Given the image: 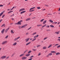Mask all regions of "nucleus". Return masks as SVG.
<instances>
[{
	"instance_id": "79ce46f5",
	"label": "nucleus",
	"mask_w": 60,
	"mask_h": 60,
	"mask_svg": "<svg viewBox=\"0 0 60 60\" xmlns=\"http://www.w3.org/2000/svg\"><path fill=\"white\" fill-rule=\"evenodd\" d=\"M27 51V50H26L25 51L23 52V54H25V53L26 52V51Z\"/></svg>"
},
{
	"instance_id": "b1692460",
	"label": "nucleus",
	"mask_w": 60,
	"mask_h": 60,
	"mask_svg": "<svg viewBox=\"0 0 60 60\" xmlns=\"http://www.w3.org/2000/svg\"><path fill=\"white\" fill-rule=\"evenodd\" d=\"M43 49H47V47L46 46H44L43 48Z\"/></svg>"
},
{
	"instance_id": "423d86ee",
	"label": "nucleus",
	"mask_w": 60,
	"mask_h": 60,
	"mask_svg": "<svg viewBox=\"0 0 60 60\" xmlns=\"http://www.w3.org/2000/svg\"><path fill=\"white\" fill-rule=\"evenodd\" d=\"M19 38H20V37H18L17 38H15L14 39V41H17V40H18V39H19Z\"/></svg>"
},
{
	"instance_id": "1a4fd4ad",
	"label": "nucleus",
	"mask_w": 60,
	"mask_h": 60,
	"mask_svg": "<svg viewBox=\"0 0 60 60\" xmlns=\"http://www.w3.org/2000/svg\"><path fill=\"white\" fill-rule=\"evenodd\" d=\"M25 10V9L24 8H22L20 9L19 11H24V10Z\"/></svg>"
},
{
	"instance_id": "5fc2aeb1",
	"label": "nucleus",
	"mask_w": 60,
	"mask_h": 60,
	"mask_svg": "<svg viewBox=\"0 0 60 60\" xmlns=\"http://www.w3.org/2000/svg\"><path fill=\"white\" fill-rule=\"evenodd\" d=\"M34 57V56H31L30 57V58H32V57Z\"/></svg>"
},
{
	"instance_id": "69168bd1",
	"label": "nucleus",
	"mask_w": 60,
	"mask_h": 60,
	"mask_svg": "<svg viewBox=\"0 0 60 60\" xmlns=\"http://www.w3.org/2000/svg\"><path fill=\"white\" fill-rule=\"evenodd\" d=\"M30 41H31V40H32V38H31L30 39Z\"/></svg>"
},
{
	"instance_id": "72a5a7b5",
	"label": "nucleus",
	"mask_w": 60,
	"mask_h": 60,
	"mask_svg": "<svg viewBox=\"0 0 60 60\" xmlns=\"http://www.w3.org/2000/svg\"><path fill=\"white\" fill-rule=\"evenodd\" d=\"M30 54H26V56H30Z\"/></svg>"
},
{
	"instance_id": "4d7b16f0",
	"label": "nucleus",
	"mask_w": 60,
	"mask_h": 60,
	"mask_svg": "<svg viewBox=\"0 0 60 60\" xmlns=\"http://www.w3.org/2000/svg\"><path fill=\"white\" fill-rule=\"evenodd\" d=\"M57 41H60V39H57Z\"/></svg>"
},
{
	"instance_id": "58836bf2",
	"label": "nucleus",
	"mask_w": 60,
	"mask_h": 60,
	"mask_svg": "<svg viewBox=\"0 0 60 60\" xmlns=\"http://www.w3.org/2000/svg\"><path fill=\"white\" fill-rule=\"evenodd\" d=\"M44 20V19H43L42 20H41L40 21H41V22H42Z\"/></svg>"
},
{
	"instance_id": "5701e85b",
	"label": "nucleus",
	"mask_w": 60,
	"mask_h": 60,
	"mask_svg": "<svg viewBox=\"0 0 60 60\" xmlns=\"http://www.w3.org/2000/svg\"><path fill=\"white\" fill-rule=\"evenodd\" d=\"M59 31L58 32H56L55 33V34H59Z\"/></svg>"
},
{
	"instance_id": "7c9ffc66",
	"label": "nucleus",
	"mask_w": 60,
	"mask_h": 60,
	"mask_svg": "<svg viewBox=\"0 0 60 60\" xmlns=\"http://www.w3.org/2000/svg\"><path fill=\"white\" fill-rule=\"evenodd\" d=\"M46 24H45V25H44L42 27V28L43 27H44L45 26H46Z\"/></svg>"
},
{
	"instance_id": "49530a36",
	"label": "nucleus",
	"mask_w": 60,
	"mask_h": 60,
	"mask_svg": "<svg viewBox=\"0 0 60 60\" xmlns=\"http://www.w3.org/2000/svg\"><path fill=\"white\" fill-rule=\"evenodd\" d=\"M46 27H49V25H47L46 26Z\"/></svg>"
},
{
	"instance_id": "39448f33",
	"label": "nucleus",
	"mask_w": 60,
	"mask_h": 60,
	"mask_svg": "<svg viewBox=\"0 0 60 60\" xmlns=\"http://www.w3.org/2000/svg\"><path fill=\"white\" fill-rule=\"evenodd\" d=\"M27 59V57H23L22 58V60H25V59Z\"/></svg>"
},
{
	"instance_id": "473e14b6",
	"label": "nucleus",
	"mask_w": 60,
	"mask_h": 60,
	"mask_svg": "<svg viewBox=\"0 0 60 60\" xmlns=\"http://www.w3.org/2000/svg\"><path fill=\"white\" fill-rule=\"evenodd\" d=\"M32 50L33 51H36V49H33Z\"/></svg>"
},
{
	"instance_id": "603ef678",
	"label": "nucleus",
	"mask_w": 60,
	"mask_h": 60,
	"mask_svg": "<svg viewBox=\"0 0 60 60\" xmlns=\"http://www.w3.org/2000/svg\"><path fill=\"white\" fill-rule=\"evenodd\" d=\"M3 5H0V7H3Z\"/></svg>"
},
{
	"instance_id": "338daca9",
	"label": "nucleus",
	"mask_w": 60,
	"mask_h": 60,
	"mask_svg": "<svg viewBox=\"0 0 60 60\" xmlns=\"http://www.w3.org/2000/svg\"><path fill=\"white\" fill-rule=\"evenodd\" d=\"M19 28H21L20 26H19Z\"/></svg>"
},
{
	"instance_id": "412c9836",
	"label": "nucleus",
	"mask_w": 60,
	"mask_h": 60,
	"mask_svg": "<svg viewBox=\"0 0 60 60\" xmlns=\"http://www.w3.org/2000/svg\"><path fill=\"white\" fill-rule=\"evenodd\" d=\"M24 55V54H21L19 56L20 57H22V56H23Z\"/></svg>"
},
{
	"instance_id": "393cba45",
	"label": "nucleus",
	"mask_w": 60,
	"mask_h": 60,
	"mask_svg": "<svg viewBox=\"0 0 60 60\" xmlns=\"http://www.w3.org/2000/svg\"><path fill=\"white\" fill-rule=\"evenodd\" d=\"M36 38H34L31 41L32 42L33 41H35V40H36Z\"/></svg>"
},
{
	"instance_id": "f257e3e1",
	"label": "nucleus",
	"mask_w": 60,
	"mask_h": 60,
	"mask_svg": "<svg viewBox=\"0 0 60 60\" xmlns=\"http://www.w3.org/2000/svg\"><path fill=\"white\" fill-rule=\"evenodd\" d=\"M34 8H35V7H34L33 8H31L30 9V11H30V12H32V11H34V10H33V9H34Z\"/></svg>"
},
{
	"instance_id": "864d4df0",
	"label": "nucleus",
	"mask_w": 60,
	"mask_h": 60,
	"mask_svg": "<svg viewBox=\"0 0 60 60\" xmlns=\"http://www.w3.org/2000/svg\"><path fill=\"white\" fill-rule=\"evenodd\" d=\"M37 8H38V9H40V7H37Z\"/></svg>"
},
{
	"instance_id": "37998d69",
	"label": "nucleus",
	"mask_w": 60,
	"mask_h": 60,
	"mask_svg": "<svg viewBox=\"0 0 60 60\" xmlns=\"http://www.w3.org/2000/svg\"><path fill=\"white\" fill-rule=\"evenodd\" d=\"M5 16V15H3L2 16V18H4V17Z\"/></svg>"
},
{
	"instance_id": "ddd939ff",
	"label": "nucleus",
	"mask_w": 60,
	"mask_h": 60,
	"mask_svg": "<svg viewBox=\"0 0 60 60\" xmlns=\"http://www.w3.org/2000/svg\"><path fill=\"white\" fill-rule=\"evenodd\" d=\"M51 52L52 53H56V52L54 51H52Z\"/></svg>"
},
{
	"instance_id": "2f4dec72",
	"label": "nucleus",
	"mask_w": 60,
	"mask_h": 60,
	"mask_svg": "<svg viewBox=\"0 0 60 60\" xmlns=\"http://www.w3.org/2000/svg\"><path fill=\"white\" fill-rule=\"evenodd\" d=\"M49 21L50 22H51V23H53V21L51 20H50Z\"/></svg>"
},
{
	"instance_id": "a878e982",
	"label": "nucleus",
	"mask_w": 60,
	"mask_h": 60,
	"mask_svg": "<svg viewBox=\"0 0 60 60\" xmlns=\"http://www.w3.org/2000/svg\"><path fill=\"white\" fill-rule=\"evenodd\" d=\"M3 26H4V27H5V24H3L1 26V27H3Z\"/></svg>"
},
{
	"instance_id": "c03bdc74",
	"label": "nucleus",
	"mask_w": 60,
	"mask_h": 60,
	"mask_svg": "<svg viewBox=\"0 0 60 60\" xmlns=\"http://www.w3.org/2000/svg\"><path fill=\"white\" fill-rule=\"evenodd\" d=\"M8 37V36H7L5 37V38L7 39Z\"/></svg>"
},
{
	"instance_id": "a211bd4d",
	"label": "nucleus",
	"mask_w": 60,
	"mask_h": 60,
	"mask_svg": "<svg viewBox=\"0 0 60 60\" xmlns=\"http://www.w3.org/2000/svg\"><path fill=\"white\" fill-rule=\"evenodd\" d=\"M17 44V43L15 42L13 44V46H16Z\"/></svg>"
},
{
	"instance_id": "20e7f679",
	"label": "nucleus",
	"mask_w": 60,
	"mask_h": 60,
	"mask_svg": "<svg viewBox=\"0 0 60 60\" xmlns=\"http://www.w3.org/2000/svg\"><path fill=\"white\" fill-rule=\"evenodd\" d=\"M6 56H1L0 58L1 59H5L6 58Z\"/></svg>"
},
{
	"instance_id": "aec40b11",
	"label": "nucleus",
	"mask_w": 60,
	"mask_h": 60,
	"mask_svg": "<svg viewBox=\"0 0 60 60\" xmlns=\"http://www.w3.org/2000/svg\"><path fill=\"white\" fill-rule=\"evenodd\" d=\"M26 12V11H22V12H21L20 13V14H22V13H23Z\"/></svg>"
},
{
	"instance_id": "6e6d98bb",
	"label": "nucleus",
	"mask_w": 60,
	"mask_h": 60,
	"mask_svg": "<svg viewBox=\"0 0 60 60\" xmlns=\"http://www.w3.org/2000/svg\"><path fill=\"white\" fill-rule=\"evenodd\" d=\"M9 58V56H8L6 58V59H8V58Z\"/></svg>"
},
{
	"instance_id": "9d476101",
	"label": "nucleus",
	"mask_w": 60,
	"mask_h": 60,
	"mask_svg": "<svg viewBox=\"0 0 60 60\" xmlns=\"http://www.w3.org/2000/svg\"><path fill=\"white\" fill-rule=\"evenodd\" d=\"M29 38H26L25 39V41H26V42H27L29 41Z\"/></svg>"
},
{
	"instance_id": "f3484780",
	"label": "nucleus",
	"mask_w": 60,
	"mask_h": 60,
	"mask_svg": "<svg viewBox=\"0 0 60 60\" xmlns=\"http://www.w3.org/2000/svg\"><path fill=\"white\" fill-rule=\"evenodd\" d=\"M37 34V32H35L33 33L32 34V35H35V34Z\"/></svg>"
},
{
	"instance_id": "e2e57ef3",
	"label": "nucleus",
	"mask_w": 60,
	"mask_h": 60,
	"mask_svg": "<svg viewBox=\"0 0 60 60\" xmlns=\"http://www.w3.org/2000/svg\"><path fill=\"white\" fill-rule=\"evenodd\" d=\"M31 27H30V28H29L28 29V30H29V29H31Z\"/></svg>"
},
{
	"instance_id": "a18cd8bd",
	"label": "nucleus",
	"mask_w": 60,
	"mask_h": 60,
	"mask_svg": "<svg viewBox=\"0 0 60 60\" xmlns=\"http://www.w3.org/2000/svg\"><path fill=\"white\" fill-rule=\"evenodd\" d=\"M53 23H54V24H56L57 23V22H53Z\"/></svg>"
},
{
	"instance_id": "0e129e2a",
	"label": "nucleus",
	"mask_w": 60,
	"mask_h": 60,
	"mask_svg": "<svg viewBox=\"0 0 60 60\" xmlns=\"http://www.w3.org/2000/svg\"><path fill=\"white\" fill-rule=\"evenodd\" d=\"M59 23H60V22H59L58 23V25H59Z\"/></svg>"
},
{
	"instance_id": "c756f323",
	"label": "nucleus",
	"mask_w": 60,
	"mask_h": 60,
	"mask_svg": "<svg viewBox=\"0 0 60 60\" xmlns=\"http://www.w3.org/2000/svg\"><path fill=\"white\" fill-rule=\"evenodd\" d=\"M48 55H49V56H52V53H49L48 54Z\"/></svg>"
},
{
	"instance_id": "a19ab883",
	"label": "nucleus",
	"mask_w": 60,
	"mask_h": 60,
	"mask_svg": "<svg viewBox=\"0 0 60 60\" xmlns=\"http://www.w3.org/2000/svg\"><path fill=\"white\" fill-rule=\"evenodd\" d=\"M41 26V25H37V26Z\"/></svg>"
},
{
	"instance_id": "8fccbe9b",
	"label": "nucleus",
	"mask_w": 60,
	"mask_h": 60,
	"mask_svg": "<svg viewBox=\"0 0 60 60\" xmlns=\"http://www.w3.org/2000/svg\"><path fill=\"white\" fill-rule=\"evenodd\" d=\"M14 54H13L11 56V57H12V56H14Z\"/></svg>"
},
{
	"instance_id": "f8f14e48",
	"label": "nucleus",
	"mask_w": 60,
	"mask_h": 60,
	"mask_svg": "<svg viewBox=\"0 0 60 60\" xmlns=\"http://www.w3.org/2000/svg\"><path fill=\"white\" fill-rule=\"evenodd\" d=\"M26 26H27V25H25V26H22L21 27V28H25V27H26Z\"/></svg>"
},
{
	"instance_id": "de8ad7c7",
	"label": "nucleus",
	"mask_w": 60,
	"mask_h": 60,
	"mask_svg": "<svg viewBox=\"0 0 60 60\" xmlns=\"http://www.w3.org/2000/svg\"><path fill=\"white\" fill-rule=\"evenodd\" d=\"M32 52V51H29L28 52V53H31V52Z\"/></svg>"
},
{
	"instance_id": "6e6552de",
	"label": "nucleus",
	"mask_w": 60,
	"mask_h": 60,
	"mask_svg": "<svg viewBox=\"0 0 60 60\" xmlns=\"http://www.w3.org/2000/svg\"><path fill=\"white\" fill-rule=\"evenodd\" d=\"M5 30V29H3L1 31V33H2L3 34L4 33V31Z\"/></svg>"
},
{
	"instance_id": "4be33fe9",
	"label": "nucleus",
	"mask_w": 60,
	"mask_h": 60,
	"mask_svg": "<svg viewBox=\"0 0 60 60\" xmlns=\"http://www.w3.org/2000/svg\"><path fill=\"white\" fill-rule=\"evenodd\" d=\"M59 45V44H56L53 47H56V46H58Z\"/></svg>"
},
{
	"instance_id": "09e8293b",
	"label": "nucleus",
	"mask_w": 60,
	"mask_h": 60,
	"mask_svg": "<svg viewBox=\"0 0 60 60\" xmlns=\"http://www.w3.org/2000/svg\"><path fill=\"white\" fill-rule=\"evenodd\" d=\"M59 47H60V45L58 46H57V48H59Z\"/></svg>"
},
{
	"instance_id": "0eeeda50",
	"label": "nucleus",
	"mask_w": 60,
	"mask_h": 60,
	"mask_svg": "<svg viewBox=\"0 0 60 60\" xmlns=\"http://www.w3.org/2000/svg\"><path fill=\"white\" fill-rule=\"evenodd\" d=\"M4 11H3L2 12H1L0 14V17H1V16L2 15H3V13L4 12Z\"/></svg>"
},
{
	"instance_id": "052dcab7",
	"label": "nucleus",
	"mask_w": 60,
	"mask_h": 60,
	"mask_svg": "<svg viewBox=\"0 0 60 60\" xmlns=\"http://www.w3.org/2000/svg\"><path fill=\"white\" fill-rule=\"evenodd\" d=\"M28 34H29V33H26V35H27Z\"/></svg>"
},
{
	"instance_id": "f03ea898",
	"label": "nucleus",
	"mask_w": 60,
	"mask_h": 60,
	"mask_svg": "<svg viewBox=\"0 0 60 60\" xmlns=\"http://www.w3.org/2000/svg\"><path fill=\"white\" fill-rule=\"evenodd\" d=\"M22 21L21 20L20 21L18 22L17 23V24H18V25H21V23L22 22Z\"/></svg>"
},
{
	"instance_id": "ea45409f",
	"label": "nucleus",
	"mask_w": 60,
	"mask_h": 60,
	"mask_svg": "<svg viewBox=\"0 0 60 60\" xmlns=\"http://www.w3.org/2000/svg\"><path fill=\"white\" fill-rule=\"evenodd\" d=\"M47 38H48L47 37L45 38H44V40H46Z\"/></svg>"
},
{
	"instance_id": "c85d7f7f",
	"label": "nucleus",
	"mask_w": 60,
	"mask_h": 60,
	"mask_svg": "<svg viewBox=\"0 0 60 60\" xmlns=\"http://www.w3.org/2000/svg\"><path fill=\"white\" fill-rule=\"evenodd\" d=\"M50 27H54V26L52 25H50Z\"/></svg>"
},
{
	"instance_id": "e433bc0d",
	"label": "nucleus",
	"mask_w": 60,
	"mask_h": 60,
	"mask_svg": "<svg viewBox=\"0 0 60 60\" xmlns=\"http://www.w3.org/2000/svg\"><path fill=\"white\" fill-rule=\"evenodd\" d=\"M41 55V53H39L38 54V56H40Z\"/></svg>"
},
{
	"instance_id": "9b49d317",
	"label": "nucleus",
	"mask_w": 60,
	"mask_h": 60,
	"mask_svg": "<svg viewBox=\"0 0 60 60\" xmlns=\"http://www.w3.org/2000/svg\"><path fill=\"white\" fill-rule=\"evenodd\" d=\"M39 36V35H37L35 36L34 37V38H37V37H38Z\"/></svg>"
},
{
	"instance_id": "4c0bfd02",
	"label": "nucleus",
	"mask_w": 60,
	"mask_h": 60,
	"mask_svg": "<svg viewBox=\"0 0 60 60\" xmlns=\"http://www.w3.org/2000/svg\"><path fill=\"white\" fill-rule=\"evenodd\" d=\"M40 46H41L40 45H37V48H38V47H40Z\"/></svg>"
},
{
	"instance_id": "7ed1b4c3",
	"label": "nucleus",
	"mask_w": 60,
	"mask_h": 60,
	"mask_svg": "<svg viewBox=\"0 0 60 60\" xmlns=\"http://www.w3.org/2000/svg\"><path fill=\"white\" fill-rule=\"evenodd\" d=\"M7 43V41H3L2 43V45H4V44H6V43Z\"/></svg>"
},
{
	"instance_id": "bb28decb",
	"label": "nucleus",
	"mask_w": 60,
	"mask_h": 60,
	"mask_svg": "<svg viewBox=\"0 0 60 60\" xmlns=\"http://www.w3.org/2000/svg\"><path fill=\"white\" fill-rule=\"evenodd\" d=\"M60 52H57L56 53V55H60Z\"/></svg>"
},
{
	"instance_id": "bf43d9fd",
	"label": "nucleus",
	"mask_w": 60,
	"mask_h": 60,
	"mask_svg": "<svg viewBox=\"0 0 60 60\" xmlns=\"http://www.w3.org/2000/svg\"><path fill=\"white\" fill-rule=\"evenodd\" d=\"M48 15H52L51 14H48Z\"/></svg>"
},
{
	"instance_id": "dca6fc26",
	"label": "nucleus",
	"mask_w": 60,
	"mask_h": 60,
	"mask_svg": "<svg viewBox=\"0 0 60 60\" xmlns=\"http://www.w3.org/2000/svg\"><path fill=\"white\" fill-rule=\"evenodd\" d=\"M31 42H29L27 44H26V46H27V45H29V44L31 43Z\"/></svg>"
},
{
	"instance_id": "680f3d73",
	"label": "nucleus",
	"mask_w": 60,
	"mask_h": 60,
	"mask_svg": "<svg viewBox=\"0 0 60 60\" xmlns=\"http://www.w3.org/2000/svg\"><path fill=\"white\" fill-rule=\"evenodd\" d=\"M2 50V48H0V51Z\"/></svg>"
},
{
	"instance_id": "c9c22d12",
	"label": "nucleus",
	"mask_w": 60,
	"mask_h": 60,
	"mask_svg": "<svg viewBox=\"0 0 60 60\" xmlns=\"http://www.w3.org/2000/svg\"><path fill=\"white\" fill-rule=\"evenodd\" d=\"M13 12V11H10L9 12H8V14H9V13H11V12Z\"/></svg>"
},
{
	"instance_id": "774afa93",
	"label": "nucleus",
	"mask_w": 60,
	"mask_h": 60,
	"mask_svg": "<svg viewBox=\"0 0 60 60\" xmlns=\"http://www.w3.org/2000/svg\"><path fill=\"white\" fill-rule=\"evenodd\" d=\"M45 9H44L43 10H42V11H45Z\"/></svg>"
},
{
	"instance_id": "3c124183",
	"label": "nucleus",
	"mask_w": 60,
	"mask_h": 60,
	"mask_svg": "<svg viewBox=\"0 0 60 60\" xmlns=\"http://www.w3.org/2000/svg\"><path fill=\"white\" fill-rule=\"evenodd\" d=\"M3 20L2 19H1V20H0V23H1L2 21Z\"/></svg>"
},
{
	"instance_id": "6ab92c4d",
	"label": "nucleus",
	"mask_w": 60,
	"mask_h": 60,
	"mask_svg": "<svg viewBox=\"0 0 60 60\" xmlns=\"http://www.w3.org/2000/svg\"><path fill=\"white\" fill-rule=\"evenodd\" d=\"M30 19H31L30 18H27L26 19V21H28V20H29Z\"/></svg>"
},
{
	"instance_id": "4468645a",
	"label": "nucleus",
	"mask_w": 60,
	"mask_h": 60,
	"mask_svg": "<svg viewBox=\"0 0 60 60\" xmlns=\"http://www.w3.org/2000/svg\"><path fill=\"white\" fill-rule=\"evenodd\" d=\"M10 29V28H8L7 29H6L5 30V33H7V32L8 31V30Z\"/></svg>"
},
{
	"instance_id": "13d9d810",
	"label": "nucleus",
	"mask_w": 60,
	"mask_h": 60,
	"mask_svg": "<svg viewBox=\"0 0 60 60\" xmlns=\"http://www.w3.org/2000/svg\"><path fill=\"white\" fill-rule=\"evenodd\" d=\"M32 60V58H31L30 59H29L28 60Z\"/></svg>"
},
{
	"instance_id": "2eb2a0df",
	"label": "nucleus",
	"mask_w": 60,
	"mask_h": 60,
	"mask_svg": "<svg viewBox=\"0 0 60 60\" xmlns=\"http://www.w3.org/2000/svg\"><path fill=\"white\" fill-rule=\"evenodd\" d=\"M52 46V44H51L48 47V48H51Z\"/></svg>"
},
{
	"instance_id": "f704fd0d",
	"label": "nucleus",
	"mask_w": 60,
	"mask_h": 60,
	"mask_svg": "<svg viewBox=\"0 0 60 60\" xmlns=\"http://www.w3.org/2000/svg\"><path fill=\"white\" fill-rule=\"evenodd\" d=\"M11 32L13 34V33H14V32H13V30H11Z\"/></svg>"
},
{
	"instance_id": "cd10ccee",
	"label": "nucleus",
	"mask_w": 60,
	"mask_h": 60,
	"mask_svg": "<svg viewBox=\"0 0 60 60\" xmlns=\"http://www.w3.org/2000/svg\"><path fill=\"white\" fill-rule=\"evenodd\" d=\"M46 22H47V21L46 20L44 21L43 22V24H45L46 23Z\"/></svg>"
}]
</instances>
